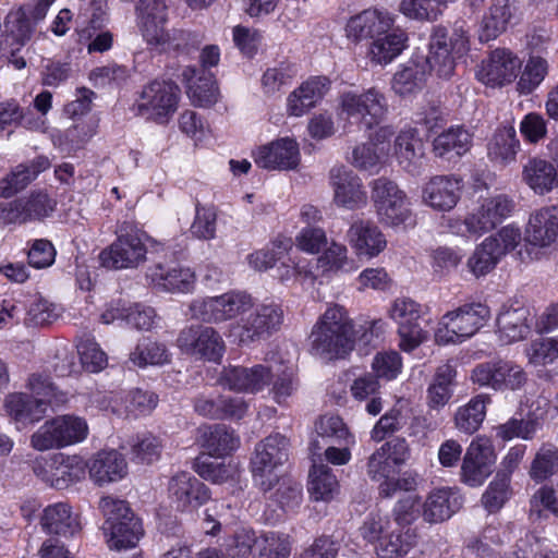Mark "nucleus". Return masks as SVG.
I'll list each match as a JSON object with an SVG mask.
<instances>
[{
    "mask_svg": "<svg viewBox=\"0 0 558 558\" xmlns=\"http://www.w3.org/2000/svg\"><path fill=\"white\" fill-rule=\"evenodd\" d=\"M312 354L324 360L343 359L354 348V323L347 308L329 305L314 324L308 337Z\"/></svg>",
    "mask_w": 558,
    "mask_h": 558,
    "instance_id": "nucleus-1",
    "label": "nucleus"
},
{
    "mask_svg": "<svg viewBox=\"0 0 558 558\" xmlns=\"http://www.w3.org/2000/svg\"><path fill=\"white\" fill-rule=\"evenodd\" d=\"M56 0H33L27 5V11L24 8L12 10L5 17V35L0 41V53L2 57L8 58L9 62L17 70L25 68L26 61L20 54L22 48L31 39L33 32L29 19L35 22L41 21L46 17L49 8Z\"/></svg>",
    "mask_w": 558,
    "mask_h": 558,
    "instance_id": "nucleus-2",
    "label": "nucleus"
},
{
    "mask_svg": "<svg viewBox=\"0 0 558 558\" xmlns=\"http://www.w3.org/2000/svg\"><path fill=\"white\" fill-rule=\"evenodd\" d=\"M369 187L377 219L383 226L393 229L415 226L410 199L395 181L380 177L373 180Z\"/></svg>",
    "mask_w": 558,
    "mask_h": 558,
    "instance_id": "nucleus-3",
    "label": "nucleus"
},
{
    "mask_svg": "<svg viewBox=\"0 0 558 558\" xmlns=\"http://www.w3.org/2000/svg\"><path fill=\"white\" fill-rule=\"evenodd\" d=\"M429 51L426 64L430 72L439 77L453 74L456 59L463 57L470 49L469 31L465 21L454 23L453 34L449 38L447 29L435 26L429 38Z\"/></svg>",
    "mask_w": 558,
    "mask_h": 558,
    "instance_id": "nucleus-4",
    "label": "nucleus"
},
{
    "mask_svg": "<svg viewBox=\"0 0 558 558\" xmlns=\"http://www.w3.org/2000/svg\"><path fill=\"white\" fill-rule=\"evenodd\" d=\"M99 508L106 518L102 531L108 546L117 550L135 547L143 529L126 501L106 496L100 499Z\"/></svg>",
    "mask_w": 558,
    "mask_h": 558,
    "instance_id": "nucleus-5",
    "label": "nucleus"
},
{
    "mask_svg": "<svg viewBox=\"0 0 558 558\" xmlns=\"http://www.w3.org/2000/svg\"><path fill=\"white\" fill-rule=\"evenodd\" d=\"M388 108L385 94L377 87L344 92L339 97V117L365 130L377 126L388 113Z\"/></svg>",
    "mask_w": 558,
    "mask_h": 558,
    "instance_id": "nucleus-6",
    "label": "nucleus"
},
{
    "mask_svg": "<svg viewBox=\"0 0 558 558\" xmlns=\"http://www.w3.org/2000/svg\"><path fill=\"white\" fill-rule=\"evenodd\" d=\"M31 393H11L5 399V410L16 422L34 424L39 422L50 408L54 410L66 403L68 392L59 386H33Z\"/></svg>",
    "mask_w": 558,
    "mask_h": 558,
    "instance_id": "nucleus-7",
    "label": "nucleus"
},
{
    "mask_svg": "<svg viewBox=\"0 0 558 558\" xmlns=\"http://www.w3.org/2000/svg\"><path fill=\"white\" fill-rule=\"evenodd\" d=\"M490 318L489 307L481 302L466 303L446 313L435 331L439 344L462 342L473 337Z\"/></svg>",
    "mask_w": 558,
    "mask_h": 558,
    "instance_id": "nucleus-8",
    "label": "nucleus"
},
{
    "mask_svg": "<svg viewBox=\"0 0 558 558\" xmlns=\"http://www.w3.org/2000/svg\"><path fill=\"white\" fill-rule=\"evenodd\" d=\"M290 441L279 434H271L256 444L251 459L255 484L264 492H270L279 482V469L289 459Z\"/></svg>",
    "mask_w": 558,
    "mask_h": 558,
    "instance_id": "nucleus-9",
    "label": "nucleus"
},
{
    "mask_svg": "<svg viewBox=\"0 0 558 558\" xmlns=\"http://www.w3.org/2000/svg\"><path fill=\"white\" fill-rule=\"evenodd\" d=\"M117 239L99 254L101 266L108 269H132L146 260L147 235L131 222H123L117 232Z\"/></svg>",
    "mask_w": 558,
    "mask_h": 558,
    "instance_id": "nucleus-10",
    "label": "nucleus"
},
{
    "mask_svg": "<svg viewBox=\"0 0 558 558\" xmlns=\"http://www.w3.org/2000/svg\"><path fill=\"white\" fill-rule=\"evenodd\" d=\"M88 425L83 417L65 414L46 421L32 436L31 446L38 451L60 449L83 441Z\"/></svg>",
    "mask_w": 558,
    "mask_h": 558,
    "instance_id": "nucleus-11",
    "label": "nucleus"
},
{
    "mask_svg": "<svg viewBox=\"0 0 558 558\" xmlns=\"http://www.w3.org/2000/svg\"><path fill=\"white\" fill-rule=\"evenodd\" d=\"M179 86L167 80H154L146 84L134 104L136 114L157 123H167L180 101Z\"/></svg>",
    "mask_w": 558,
    "mask_h": 558,
    "instance_id": "nucleus-12",
    "label": "nucleus"
},
{
    "mask_svg": "<svg viewBox=\"0 0 558 558\" xmlns=\"http://www.w3.org/2000/svg\"><path fill=\"white\" fill-rule=\"evenodd\" d=\"M284 313L282 306L275 302L262 303L246 316L231 326L230 332L239 343L248 345L254 342L267 340L278 332L283 324Z\"/></svg>",
    "mask_w": 558,
    "mask_h": 558,
    "instance_id": "nucleus-13",
    "label": "nucleus"
},
{
    "mask_svg": "<svg viewBox=\"0 0 558 558\" xmlns=\"http://www.w3.org/2000/svg\"><path fill=\"white\" fill-rule=\"evenodd\" d=\"M253 307L252 296L243 291H229L217 296L193 300L191 317L208 324H220L243 315Z\"/></svg>",
    "mask_w": 558,
    "mask_h": 558,
    "instance_id": "nucleus-14",
    "label": "nucleus"
},
{
    "mask_svg": "<svg viewBox=\"0 0 558 558\" xmlns=\"http://www.w3.org/2000/svg\"><path fill=\"white\" fill-rule=\"evenodd\" d=\"M521 240L522 234L519 228L512 225L501 228L476 246L466 263L469 270L475 277L487 275L504 256L520 244Z\"/></svg>",
    "mask_w": 558,
    "mask_h": 558,
    "instance_id": "nucleus-15",
    "label": "nucleus"
},
{
    "mask_svg": "<svg viewBox=\"0 0 558 558\" xmlns=\"http://www.w3.org/2000/svg\"><path fill=\"white\" fill-rule=\"evenodd\" d=\"M219 61L220 48L217 45H207L202 49L199 62L203 70L218 65ZM182 78L190 98L196 106L208 107L217 101L218 88L211 75L195 66H186L182 72Z\"/></svg>",
    "mask_w": 558,
    "mask_h": 558,
    "instance_id": "nucleus-16",
    "label": "nucleus"
},
{
    "mask_svg": "<svg viewBox=\"0 0 558 558\" xmlns=\"http://www.w3.org/2000/svg\"><path fill=\"white\" fill-rule=\"evenodd\" d=\"M296 379V366L290 362L279 363L275 366L229 365L223 367L220 375V384H260L265 380H275L274 384H292Z\"/></svg>",
    "mask_w": 558,
    "mask_h": 558,
    "instance_id": "nucleus-17",
    "label": "nucleus"
},
{
    "mask_svg": "<svg viewBox=\"0 0 558 558\" xmlns=\"http://www.w3.org/2000/svg\"><path fill=\"white\" fill-rule=\"evenodd\" d=\"M184 353L207 361L218 362L226 350L220 333L213 327L192 325L183 328L177 339Z\"/></svg>",
    "mask_w": 558,
    "mask_h": 558,
    "instance_id": "nucleus-18",
    "label": "nucleus"
},
{
    "mask_svg": "<svg viewBox=\"0 0 558 558\" xmlns=\"http://www.w3.org/2000/svg\"><path fill=\"white\" fill-rule=\"evenodd\" d=\"M423 315V306L410 298H399L393 302L390 317L398 324L400 348L403 351L414 350L426 339V332L420 325Z\"/></svg>",
    "mask_w": 558,
    "mask_h": 558,
    "instance_id": "nucleus-19",
    "label": "nucleus"
},
{
    "mask_svg": "<svg viewBox=\"0 0 558 558\" xmlns=\"http://www.w3.org/2000/svg\"><path fill=\"white\" fill-rule=\"evenodd\" d=\"M514 208L512 199L505 195L483 199L464 219L468 232L475 236L494 230Z\"/></svg>",
    "mask_w": 558,
    "mask_h": 558,
    "instance_id": "nucleus-20",
    "label": "nucleus"
},
{
    "mask_svg": "<svg viewBox=\"0 0 558 558\" xmlns=\"http://www.w3.org/2000/svg\"><path fill=\"white\" fill-rule=\"evenodd\" d=\"M521 68L522 62L515 53L506 48H497L482 61L476 77L487 86L501 87L512 83Z\"/></svg>",
    "mask_w": 558,
    "mask_h": 558,
    "instance_id": "nucleus-21",
    "label": "nucleus"
},
{
    "mask_svg": "<svg viewBox=\"0 0 558 558\" xmlns=\"http://www.w3.org/2000/svg\"><path fill=\"white\" fill-rule=\"evenodd\" d=\"M495 453L489 439L476 437L466 448L461 465V481L469 486H481L492 474Z\"/></svg>",
    "mask_w": 558,
    "mask_h": 558,
    "instance_id": "nucleus-22",
    "label": "nucleus"
},
{
    "mask_svg": "<svg viewBox=\"0 0 558 558\" xmlns=\"http://www.w3.org/2000/svg\"><path fill=\"white\" fill-rule=\"evenodd\" d=\"M168 497L177 510L190 511L207 502L210 498V492L193 474L179 472L169 481Z\"/></svg>",
    "mask_w": 558,
    "mask_h": 558,
    "instance_id": "nucleus-23",
    "label": "nucleus"
},
{
    "mask_svg": "<svg viewBox=\"0 0 558 558\" xmlns=\"http://www.w3.org/2000/svg\"><path fill=\"white\" fill-rule=\"evenodd\" d=\"M393 16L388 11L366 9L351 16L345 24V37L353 44L375 39L391 31Z\"/></svg>",
    "mask_w": 558,
    "mask_h": 558,
    "instance_id": "nucleus-24",
    "label": "nucleus"
},
{
    "mask_svg": "<svg viewBox=\"0 0 558 558\" xmlns=\"http://www.w3.org/2000/svg\"><path fill=\"white\" fill-rule=\"evenodd\" d=\"M255 163L266 170H293L301 160L299 144L290 137H281L259 146L253 153Z\"/></svg>",
    "mask_w": 558,
    "mask_h": 558,
    "instance_id": "nucleus-25",
    "label": "nucleus"
},
{
    "mask_svg": "<svg viewBox=\"0 0 558 558\" xmlns=\"http://www.w3.org/2000/svg\"><path fill=\"white\" fill-rule=\"evenodd\" d=\"M329 178L337 206L349 210L366 206L367 193L360 177L344 167H333Z\"/></svg>",
    "mask_w": 558,
    "mask_h": 558,
    "instance_id": "nucleus-26",
    "label": "nucleus"
},
{
    "mask_svg": "<svg viewBox=\"0 0 558 558\" xmlns=\"http://www.w3.org/2000/svg\"><path fill=\"white\" fill-rule=\"evenodd\" d=\"M146 279L158 291L190 293L195 288L196 275L190 267L155 264L147 268Z\"/></svg>",
    "mask_w": 558,
    "mask_h": 558,
    "instance_id": "nucleus-27",
    "label": "nucleus"
},
{
    "mask_svg": "<svg viewBox=\"0 0 558 558\" xmlns=\"http://www.w3.org/2000/svg\"><path fill=\"white\" fill-rule=\"evenodd\" d=\"M463 190L461 178L448 175H434L423 186V202L437 211H449L453 209Z\"/></svg>",
    "mask_w": 558,
    "mask_h": 558,
    "instance_id": "nucleus-28",
    "label": "nucleus"
},
{
    "mask_svg": "<svg viewBox=\"0 0 558 558\" xmlns=\"http://www.w3.org/2000/svg\"><path fill=\"white\" fill-rule=\"evenodd\" d=\"M87 463L80 456L57 453L52 457L49 469L41 475L44 482L57 489H64L85 478Z\"/></svg>",
    "mask_w": 558,
    "mask_h": 558,
    "instance_id": "nucleus-29",
    "label": "nucleus"
},
{
    "mask_svg": "<svg viewBox=\"0 0 558 558\" xmlns=\"http://www.w3.org/2000/svg\"><path fill=\"white\" fill-rule=\"evenodd\" d=\"M393 156L399 166L407 172L421 173L425 158V146L415 128L403 129L395 138Z\"/></svg>",
    "mask_w": 558,
    "mask_h": 558,
    "instance_id": "nucleus-30",
    "label": "nucleus"
},
{
    "mask_svg": "<svg viewBox=\"0 0 558 558\" xmlns=\"http://www.w3.org/2000/svg\"><path fill=\"white\" fill-rule=\"evenodd\" d=\"M136 15L140 31L148 44H159L165 39L168 16L166 0H140Z\"/></svg>",
    "mask_w": 558,
    "mask_h": 558,
    "instance_id": "nucleus-31",
    "label": "nucleus"
},
{
    "mask_svg": "<svg viewBox=\"0 0 558 558\" xmlns=\"http://www.w3.org/2000/svg\"><path fill=\"white\" fill-rule=\"evenodd\" d=\"M202 448L214 458H225L239 449L240 436L226 424L203 425L198 428Z\"/></svg>",
    "mask_w": 558,
    "mask_h": 558,
    "instance_id": "nucleus-32",
    "label": "nucleus"
},
{
    "mask_svg": "<svg viewBox=\"0 0 558 558\" xmlns=\"http://www.w3.org/2000/svg\"><path fill=\"white\" fill-rule=\"evenodd\" d=\"M525 241L546 247L558 241V206L542 207L531 214L525 229Z\"/></svg>",
    "mask_w": 558,
    "mask_h": 558,
    "instance_id": "nucleus-33",
    "label": "nucleus"
},
{
    "mask_svg": "<svg viewBox=\"0 0 558 558\" xmlns=\"http://www.w3.org/2000/svg\"><path fill=\"white\" fill-rule=\"evenodd\" d=\"M474 384H524L527 376L513 361L496 360L476 365L472 372Z\"/></svg>",
    "mask_w": 558,
    "mask_h": 558,
    "instance_id": "nucleus-34",
    "label": "nucleus"
},
{
    "mask_svg": "<svg viewBox=\"0 0 558 558\" xmlns=\"http://www.w3.org/2000/svg\"><path fill=\"white\" fill-rule=\"evenodd\" d=\"M462 504V496L454 488L433 489L423 504V519L432 524L444 522L458 512Z\"/></svg>",
    "mask_w": 558,
    "mask_h": 558,
    "instance_id": "nucleus-35",
    "label": "nucleus"
},
{
    "mask_svg": "<svg viewBox=\"0 0 558 558\" xmlns=\"http://www.w3.org/2000/svg\"><path fill=\"white\" fill-rule=\"evenodd\" d=\"M348 238L357 255L375 257L387 246L385 234L372 221L359 220L353 222L348 231Z\"/></svg>",
    "mask_w": 558,
    "mask_h": 558,
    "instance_id": "nucleus-36",
    "label": "nucleus"
},
{
    "mask_svg": "<svg viewBox=\"0 0 558 558\" xmlns=\"http://www.w3.org/2000/svg\"><path fill=\"white\" fill-rule=\"evenodd\" d=\"M40 526L48 534L64 537L73 536L81 531L80 518L66 502L47 506L40 517Z\"/></svg>",
    "mask_w": 558,
    "mask_h": 558,
    "instance_id": "nucleus-37",
    "label": "nucleus"
},
{
    "mask_svg": "<svg viewBox=\"0 0 558 558\" xmlns=\"http://www.w3.org/2000/svg\"><path fill=\"white\" fill-rule=\"evenodd\" d=\"M90 478L98 485L116 482L128 473V464L119 451L101 450L87 463Z\"/></svg>",
    "mask_w": 558,
    "mask_h": 558,
    "instance_id": "nucleus-38",
    "label": "nucleus"
},
{
    "mask_svg": "<svg viewBox=\"0 0 558 558\" xmlns=\"http://www.w3.org/2000/svg\"><path fill=\"white\" fill-rule=\"evenodd\" d=\"M329 89V80L325 76L311 77L288 97L287 110L290 116L301 117L323 99Z\"/></svg>",
    "mask_w": 558,
    "mask_h": 558,
    "instance_id": "nucleus-39",
    "label": "nucleus"
},
{
    "mask_svg": "<svg viewBox=\"0 0 558 558\" xmlns=\"http://www.w3.org/2000/svg\"><path fill=\"white\" fill-rule=\"evenodd\" d=\"M523 182L537 195H546L558 187V171L554 162L531 158L523 166Z\"/></svg>",
    "mask_w": 558,
    "mask_h": 558,
    "instance_id": "nucleus-40",
    "label": "nucleus"
},
{
    "mask_svg": "<svg viewBox=\"0 0 558 558\" xmlns=\"http://www.w3.org/2000/svg\"><path fill=\"white\" fill-rule=\"evenodd\" d=\"M527 318V308L504 306L496 319L499 340L509 344L524 339L530 332Z\"/></svg>",
    "mask_w": 558,
    "mask_h": 558,
    "instance_id": "nucleus-41",
    "label": "nucleus"
},
{
    "mask_svg": "<svg viewBox=\"0 0 558 558\" xmlns=\"http://www.w3.org/2000/svg\"><path fill=\"white\" fill-rule=\"evenodd\" d=\"M520 150V142L513 126H502L496 130L487 144V156L499 166L513 162Z\"/></svg>",
    "mask_w": 558,
    "mask_h": 558,
    "instance_id": "nucleus-42",
    "label": "nucleus"
},
{
    "mask_svg": "<svg viewBox=\"0 0 558 558\" xmlns=\"http://www.w3.org/2000/svg\"><path fill=\"white\" fill-rule=\"evenodd\" d=\"M408 36L397 28L376 37L371 44L368 57L375 64L386 65L405 49Z\"/></svg>",
    "mask_w": 558,
    "mask_h": 558,
    "instance_id": "nucleus-43",
    "label": "nucleus"
},
{
    "mask_svg": "<svg viewBox=\"0 0 558 558\" xmlns=\"http://www.w3.org/2000/svg\"><path fill=\"white\" fill-rule=\"evenodd\" d=\"M471 146L472 135L463 126H451L433 142L435 155L447 159H451L452 156H462Z\"/></svg>",
    "mask_w": 558,
    "mask_h": 558,
    "instance_id": "nucleus-44",
    "label": "nucleus"
},
{
    "mask_svg": "<svg viewBox=\"0 0 558 558\" xmlns=\"http://www.w3.org/2000/svg\"><path fill=\"white\" fill-rule=\"evenodd\" d=\"M510 17L509 0H492L481 22L480 40L487 43L496 39L506 31Z\"/></svg>",
    "mask_w": 558,
    "mask_h": 558,
    "instance_id": "nucleus-45",
    "label": "nucleus"
},
{
    "mask_svg": "<svg viewBox=\"0 0 558 558\" xmlns=\"http://www.w3.org/2000/svg\"><path fill=\"white\" fill-rule=\"evenodd\" d=\"M106 21V0H83L76 20L80 26H86L78 31L81 39L89 40L94 36L90 29H100Z\"/></svg>",
    "mask_w": 558,
    "mask_h": 558,
    "instance_id": "nucleus-46",
    "label": "nucleus"
},
{
    "mask_svg": "<svg viewBox=\"0 0 558 558\" xmlns=\"http://www.w3.org/2000/svg\"><path fill=\"white\" fill-rule=\"evenodd\" d=\"M548 72V60L545 57L532 53L517 83L518 92L522 95L531 94L543 83Z\"/></svg>",
    "mask_w": 558,
    "mask_h": 558,
    "instance_id": "nucleus-47",
    "label": "nucleus"
},
{
    "mask_svg": "<svg viewBox=\"0 0 558 558\" xmlns=\"http://www.w3.org/2000/svg\"><path fill=\"white\" fill-rule=\"evenodd\" d=\"M25 221H40L50 217L57 208V199L48 192L38 190L20 197Z\"/></svg>",
    "mask_w": 558,
    "mask_h": 558,
    "instance_id": "nucleus-48",
    "label": "nucleus"
},
{
    "mask_svg": "<svg viewBox=\"0 0 558 558\" xmlns=\"http://www.w3.org/2000/svg\"><path fill=\"white\" fill-rule=\"evenodd\" d=\"M425 74L423 66L410 61L395 73L391 87L401 97L413 95L422 88Z\"/></svg>",
    "mask_w": 558,
    "mask_h": 558,
    "instance_id": "nucleus-49",
    "label": "nucleus"
},
{
    "mask_svg": "<svg viewBox=\"0 0 558 558\" xmlns=\"http://www.w3.org/2000/svg\"><path fill=\"white\" fill-rule=\"evenodd\" d=\"M490 401L486 395L474 397L456 414V426L465 434H473L478 429L485 417L486 403Z\"/></svg>",
    "mask_w": 558,
    "mask_h": 558,
    "instance_id": "nucleus-50",
    "label": "nucleus"
},
{
    "mask_svg": "<svg viewBox=\"0 0 558 558\" xmlns=\"http://www.w3.org/2000/svg\"><path fill=\"white\" fill-rule=\"evenodd\" d=\"M415 543V534L410 529L391 531L380 539L376 554L378 558H403Z\"/></svg>",
    "mask_w": 558,
    "mask_h": 558,
    "instance_id": "nucleus-51",
    "label": "nucleus"
},
{
    "mask_svg": "<svg viewBox=\"0 0 558 558\" xmlns=\"http://www.w3.org/2000/svg\"><path fill=\"white\" fill-rule=\"evenodd\" d=\"M338 481L331 470L324 464L313 465L310 473L308 492L315 500H330L338 492Z\"/></svg>",
    "mask_w": 558,
    "mask_h": 558,
    "instance_id": "nucleus-52",
    "label": "nucleus"
},
{
    "mask_svg": "<svg viewBox=\"0 0 558 558\" xmlns=\"http://www.w3.org/2000/svg\"><path fill=\"white\" fill-rule=\"evenodd\" d=\"M291 246L290 240H275L264 248L251 253L247 256L248 264L257 271L268 270L288 255Z\"/></svg>",
    "mask_w": 558,
    "mask_h": 558,
    "instance_id": "nucleus-53",
    "label": "nucleus"
},
{
    "mask_svg": "<svg viewBox=\"0 0 558 558\" xmlns=\"http://www.w3.org/2000/svg\"><path fill=\"white\" fill-rule=\"evenodd\" d=\"M558 473V448L543 445L536 452L530 468V476L537 483Z\"/></svg>",
    "mask_w": 558,
    "mask_h": 558,
    "instance_id": "nucleus-54",
    "label": "nucleus"
},
{
    "mask_svg": "<svg viewBox=\"0 0 558 558\" xmlns=\"http://www.w3.org/2000/svg\"><path fill=\"white\" fill-rule=\"evenodd\" d=\"M315 430L318 437L329 442H337L339 445H351L354 442L353 436L338 415H322L315 422Z\"/></svg>",
    "mask_w": 558,
    "mask_h": 558,
    "instance_id": "nucleus-55",
    "label": "nucleus"
},
{
    "mask_svg": "<svg viewBox=\"0 0 558 558\" xmlns=\"http://www.w3.org/2000/svg\"><path fill=\"white\" fill-rule=\"evenodd\" d=\"M217 210L211 205H202L199 202L195 205V216L190 227V233L193 238L210 241L216 238Z\"/></svg>",
    "mask_w": 558,
    "mask_h": 558,
    "instance_id": "nucleus-56",
    "label": "nucleus"
},
{
    "mask_svg": "<svg viewBox=\"0 0 558 558\" xmlns=\"http://www.w3.org/2000/svg\"><path fill=\"white\" fill-rule=\"evenodd\" d=\"M255 558H288L291 553L289 537L281 533L266 532L257 536Z\"/></svg>",
    "mask_w": 558,
    "mask_h": 558,
    "instance_id": "nucleus-57",
    "label": "nucleus"
},
{
    "mask_svg": "<svg viewBox=\"0 0 558 558\" xmlns=\"http://www.w3.org/2000/svg\"><path fill=\"white\" fill-rule=\"evenodd\" d=\"M269 498L278 502L282 509H293L302 500V485L288 477L279 475V482L269 492Z\"/></svg>",
    "mask_w": 558,
    "mask_h": 558,
    "instance_id": "nucleus-58",
    "label": "nucleus"
},
{
    "mask_svg": "<svg viewBox=\"0 0 558 558\" xmlns=\"http://www.w3.org/2000/svg\"><path fill=\"white\" fill-rule=\"evenodd\" d=\"M296 71L291 64H279L278 66L267 69L262 77V86L267 95H275L281 92L286 86L291 85Z\"/></svg>",
    "mask_w": 558,
    "mask_h": 558,
    "instance_id": "nucleus-59",
    "label": "nucleus"
},
{
    "mask_svg": "<svg viewBox=\"0 0 558 558\" xmlns=\"http://www.w3.org/2000/svg\"><path fill=\"white\" fill-rule=\"evenodd\" d=\"M256 544L257 535L254 531L240 529L226 541V557L248 558Z\"/></svg>",
    "mask_w": 558,
    "mask_h": 558,
    "instance_id": "nucleus-60",
    "label": "nucleus"
},
{
    "mask_svg": "<svg viewBox=\"0 0 558 558\" xmlns=\"http://www.w3.org/2000/svg\"><path fill=\"white\" fill-rule=\"evenodd\" d=\"M77 352L82 367L88 373H98L108 364L107 354L94 340H82L77 344Z\"/></svg>",
    "mask_w": 558,
    "mask_h": 558,
    "instance_id": "nucleus-61",
    "label": "nucleus"
},
{
    "mask_svg": "<svg viewBox=\"0 0 558 558\" xmlns=\"http://www.w3.org/2000/svg\"><path fill=\"white\" fill-rule=\"evenodd\" d=\"M131 361L138 366L162 365L169 361V353L163 344L148 341L135 348Z\"/></svg>",
    "mask_w": 558,
    "mask_h": 558,
    "instance_id": "nucleus-62",
    "label": "nucleus"
},
{
    "mask_svg": "<svg viewBox=\"0 0 558 558\" xmlns=\"http://www.w3.org/2000/svg\"><path fill=\"white\" fill-rule=\"evenodd\" d=\"M347 252L344 245L332 242L324 254L317 258L315 274L319 276L344 269V266L349 263Z\"/></svg>",
    "mask_w": 558,
    "mask_h": 558,
    "instance_id": "nucleus-63",
    "label": "nucleus"
},
{
    "mask_svg": "<svg viewBox=\"0 0 558 558\" xmlns=\"http://www.w3.org/2000/svg\"><path fill=\"white\" fill-rule=\"evenodd\" d=\"M421 497L417 494H408L400 498L392 510L395 522L405 527L415 522L420 515Z\"/></svg>",
    "mask_w": 558,
    "mask_h": 558,
    "instance_id": "nucleus-64",
    "label": "nucleus"
}]
</instances>
